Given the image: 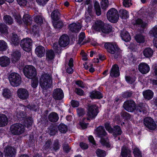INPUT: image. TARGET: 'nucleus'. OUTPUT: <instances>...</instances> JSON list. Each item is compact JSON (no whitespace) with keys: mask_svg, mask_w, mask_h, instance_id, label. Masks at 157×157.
<instances>
[{"mask_svg":"<svg viewBox=\"0 0 157 157\" xmlns=\"http://www.w3.org/2000/svg\"><path fill=\"white\" fill-rule=\"evenodd\" d=\"M32 118L30 117H28L25 120L24 125L20 123H16L12 125L10 128V131L13 135H20L25 131L24 125L28 128H29L32 126Z\"/></svg>","mask_w":157,"mask_h":157,"instance_id":"obj_1","label":"nucleus"},{"mask_svg":"<svg viewBox=\"0 0 157 157\" xmlns=\"http://www.w3.org/2000/svg\"><path fill=\"white\" fill-rule=\"evenodd\" d=\"M104 46L107 52L112 55V56L114 58L117 59L121 57V50L115 43H106Z\"/></svg>","mask_w":157,"mask_h":157,"instance_id":"obj_2","label":"nucleus"},{"mask_svg":"<svg viewBox=\"0 0 157 157\" xmlns=\"http://www.w3.org/2000/svg\"><path fill=\"white\" fill-rule=\"evenodd\" d=\"M52 82V78L50 74L45 73L41 76L40 80V84L44 91L51 87Z\"/></svg>","mask_w":157,"mask_h":157,"instance_id":"obj_3","label":"nucleus"},{"mask_svg":"<svg viewBox=\"0 0 157 157\" xmlns=\"http://www.w3.org/2000/svg\"><path fill=\"white\" fill-rule=\"evenodd\" d=\"M96 133L98 136L100 137V142L103 146L109 148L111 146L109 139L105 136L107 134L104 127L102 126H99L96 129Z\"/></svg>","mask_w":157,"mask_h":157,"instance_id":"obj_4","label":"nucleus"},{"mask_svg":"<svg viewBox=\"0 0 157 157\" xmlns=\"http://www.w3.org/2000/svg\"><path fill=\"white\" fill-rule=\"evenodd\" d=\"M98 113V107L95 105H90L89 106L87 116L88 117L84 118V121H89V118H94L97 115Z\"/></svg>","mask_w":157,"mask_h":157,"instance_id":"obj_5","label":"nucleus"},{"mask_svg":"<svg viewBox=\"0 0 157 157\" xmlns=\"http://www.w3.org/2000/svg\"><path fill=\"white\" fill-rule=\"evenodd\" d=\"M108 19L111 22H116L118 20L119 16L117 11L114 8L110 9L107 13Z\"/></svg>","mask_w":157,"mask_h":157,"instance_id":"obj_6","label":"nucleus"},{"mask_svg":"<svg viewBox=\"0 0 157 157\" xmlns=\"http://www.w3.org/2000/svg\"><path fill=\"white\" fill-rule=\"evenodd\" d=\"M9 80L11 85L13 86H17L21 83V77L15 73H11L9 76Z\"/></svg>","mask_w":157,"mask_h":157,"instance_id":"obj_7","label":"nucleus"},{"mask_svg":"<svg viewBox=\"0 0 157 157\" xmlns=\"http://www.w3.org/2000/svg\"><path fill=\"white\" fill-rule=\"evenodd\" d=\"M25 75L28 78L32 79L36 75L35 68L32 66H26L24 69Z\"/></svg>","mask_w":157,"mask_h":157,"instance_id":"obj_8","label":"nucleus"},{"mask_svg":"<svg viewBox=\"0 0 157 157\" xmlns=\"http://www.w3.org/2000/svg\"><path fill=\"white\" fill-rule=\"evenodd\" d=\"M32 40L29 38H25L21 40V46L23 49L27 52H29L31 50Z\"/></svg>","mask_w":157,"mask_h":157,"instance_id":"obj_9","label":"nucleus"},{"mask_svg":"<svg viewBox=\"0 0 157 157\" xmlns=\"http://www.w3.org/2000/svg\"><path fill=\"white\" fill-rule=\"evenodd\" d=\"M144 124L147 128L151 130H154L156 128L155 122L150 117H146L144 120Z\"/></svg>","mask_w":157,"mask_h":157,"instance_id":"obj_10","label":"nucleus"},{"mask_svg":"<svg viewBox=\"0 0 157 157\" xmlns=\"http://www.w3.org/2000/svg\"><path fill=\"white\" fill-rule=\"evenodd\" d=\"M123 107L127 111L132 112L135 109V105L134 102L132 100L125 101L124 103Z\"/></svg>","mask_w":157,"mask_h":157,"instance_id":"obj_11","label":"nucleus"},{"mask_svg":"<svg viewBox=\"0 0 157 157\" xmlns=\"http://www.w3.org/2000/svg\"><path fill=\"white\" fill-rule=\"evenodd\" d=\"M52 96L56 100L62 99L64 97L63 91L60 88H57L54 90L53 92Z\"/></svg>","mask_w":157,"mask_h":157,"instance_id":"obj_12","label":"nucleus"},{"mask_svg":"<svg viewBox=\"0 0 157 157\" xmlns=\"http://www.w3.org/2000/svg\"><path fill=\"white\" fill-rule=\"evenodd\" d=\"M16 149L11 146H7L4 150L5 157H15Z\"/></svg>","mask_w":157,"mask_h":157,"instance_id":"obj_13","label":"nucleus"},{"mask_svg":"<svg viewBox=\"0 0 157 157\" xmlns=\"http://www.w3.org/2000/svg\"><path fill=\"white\" fill-rule=\"evenodd\" d=\"M17 94L18 97L23 100L27 99L29 96L28 90L23 88L19 89L17 90Z\"/></svg>","mask_w":157,"mask_h":157,"instance_id":"obj_14","label":"nucleus"},{"mask_svg":"<svg viewBox=\"0 0 157 157\" xmlns=\"http://www.w3.org/2000/svg\"><path fill=\"white\" fill-rule=\"evenodd\" d=\"M69 42V39L66 35H62L59 38V43L61 47H64L67 46Z\"/></svg>","mask_w":157,"mask_h":157,"instance_id":"obj_15","label":"nucleus"},{"mask_svg":"<svg viewBox=\"0 0 157 157\" xmlns=\"http://www.w3.org/2000/svg\"><path fill=\"white\" fill-rule=\"evenodd\" d=\"M139 71L142 73L145 74L147 73L150 70L149 66L146 63H141L138 66Z\"/></svg>","mask_w":157,"mask_h":157,"instance_id":"obj_16","label":"nucleus"},{"mask_svg":"<svg viewBox=\"0 0 157 157\" xmlns=\"http://www.w3.org/2000/svg\"><path fill=\"white\" fill-rule=\"evenodd\" d=\"M104 26V23L101 20H97L93 24L92 28L97 31H100Z\"/></svg>","mask_w":157,"mask_h":157,"instance_id":"obj_17","label":"nucleus"},{"mask_svg":"<svg viewBox=\"0 0 157 157\" xmlns=\"http://www.w3.org/2000/svg\"><path fill=\"white\" fill-rule=\"evenodd\" d=\"M69 29L71 31L75 33L78 32L81 28L80 24L78 22L72 23L69 25Z\"/></svg>","mask_w":157,"mask_h":157,"instance_id":"obj_18","label":"nucleus"},{"mask_svg":"<svg viewBox=\"0 0 157 157\" xmlns=\"http://www.w3.org/2000/svg\"><path fill=\"white\" fill-rule=\"evenodd\" d=\"M35 52L38 57H42L45 55V50L43 47L39 45L36 47Z\"/></svg>","mask_w":157,"mask_h":157,"instance_id":"obj_19","label":"nucleus"},{"mask_svg":"<svg viewBox=\"0 0 157 157\" xmlns=\"http://www.w3.org/2000/svg\"><path fill=\"white\" fill-rule=\"evenodd\" d=\"M132 23L134 25H138L143 28L146 27L147 26V22L140 18H138L135 21H132Z\"/></svg>","mask_w":157,"mask_h":157,"instance_id":"obj_20","label":"nucleus"},{"mask_svg":"<svg viewBox=\"0 0 157 157\" xmlns=\"http://www.w3.org/2000/svg\"><path fill=\"white\" fill-rule=\"evenodd\" d=\"M120 75L119 67L117 64L112 66L110 73V75L112 77H117Z\"/></svg>","mask_w":157,"mask_h":157,"instance_id":"obj_21","label":"nucleus"},{"mask_svg":"<svg viewBox=\"0 0 157 157\" xmlns=\"http://www.w3.org/2000/svg\"><path fill=\"white\" fill-rule=\"evenodd\" d=\"M10 59L7 57L3 56L0 57V65L2 67H6L10 64Z\"/></svg>","mask_w":157,"mask_h":157,"instance_id":"obj_22","label":"nucleus"},{"mask_svg":"<svg viewBox=\"0 0 157 157\" xmlns=\"http://www.w3.org/2000/svg\"><path fill=\"white\" fill-rule=\"evenodd\" d=\"M21 54L18 51L13 52L11 55L12 61L13 63H15L17 62L20 59Z\"/></svg>","mask_w":157,"mask_h":157,"instance_id":"obj_23","label":"nucleus"},{"mask_svg":"<svg viewBox=\"0 0 157 157\" xmlns=\"http://www.w3.org/2000/svg\"><path fill=\"white\" fill-rule=\"evenodd\" d=\"M131 152L127 147H123L121 149V155L123 157H127V156H130Z\"/></svg>","mask_w":157,"mask_h":157,"instance_id":"obj_24","label":"nucleus"},{"mask_svg":"<svg viewBox=\"0 0 157 157\" xmlns=\"http://www.w3.org/2000/svg\"><path fill=\"white\" fill-rule=\"evenodd\" d=\"M8 122V119L6 116L4 114H0V127L6 126Z\"/></svg>","mask_w":157,"mask_h":157,"instance_id":"obj_25","label":"nucleus"},{"mask_svg":"<svg viewBox=\"0 0 157 157\" xmlns=\"http://www.w3.org/2000/svg\"><path fill=\"white\" fill-rule=\"evenodd\" d=\"M143 94L145 99L149 100L153 98L154 93L151 90H148L144 91Z\"/></svg>","mask_w":157,"mask_h":157,"instance_id":"obj_26","label":"nucleus"},{"mask_svg":"<svg viewBox=\"0 0 157 157\" xmlns=\"http://www.w3.org/2000/svg\"><path fill=\"white\" fill-rule=\"evenodd\" d=\"M121 37L122 39L125 42H128L131 40V37L128 32L125 30L121 32Z\"/></svg>","mask_w":157,"mask_h":157,"instance_id":"obj_27","label":"nucleus"},{"mask_svg":"<svg viewBox=\"0 0 157 157\" xmlns=\"http://www.w3.org/2000/svg\"><path fill=\"white\" fill-rule=\"evenodd\" d=\"M90 97L92 98L101 99L103 97L101 94L99 92L94 91L90 93Z\"/></svg>","mask_w":157,"mask_h":157,"instance_id":"obj_28","label":"nucleus"},{"mask_svg":"<svg viewBox=\"0 0 157 157\" xmlns=\"http://www.w3.org/2000/svg\"><path fill=\"white\" fill-rule=\"evenodd\" d=\"M48 119L51 122H56L58 120L59 117L56 113L52 112L49 115Z\"/></svg>","mask_w":157,"mask_h":157,"instance_id":"obj_29","label":"nucleus"},{"mask_svg":"<svg viewBox=\"0 0 157 157\" xmlns=\"http://www.w3.org/2000/svg\"><path fill=\"white\" fill-rule=\"evenodd\" d=\"M144 56L147 58H149L152 56L153 54L152 49L149 48H145L143 51Z\"/></svg>","mask_w":157,"mask_h":157,"instance_id":"obj_30","label":"nucleus"},{"mask_svg":"<svg viewBox=\"0 0 157 157\" xmlns=\"http://www.w3.org/2000/svg\"><path fill=\"white\" fill-rule=\"evenodd\" d=\"M60 147L59 140H55L52 144V146L50 148L52 150L56 151L58 150Z\"/></svg>","mask_w":157,"mask_h":157,"instance_id":"obj_31","label":"nucleus"},{"mask_svg":"<svg viewBox=\"0 0 157 157\" xmlns=\"http://www.w3.org/2000/svg\"><path fill=\"white\" fill-rule=\"evenodd\" d=\"M135 109L138 114H139V113H141L142 111L144 113H146L147 112L146 108L144 107L142 104L137 105L136 108L135 107Z\"/></svg>","mask_w":157,"mask_h":157,"instance_id":"obj_32","label":"nucleus"},{"mask_svg":"<svg viewBox=\"0 0 157 157\" xmlns=\"http://www.w3.org/2000/svg\"><path fill=\"white\" fill-rule=\"evenodd\" d=\"M3 21L5 23L9 25L12 24L13 22V20L12 17L8 15H6L3 17Z\"/></svg>","mask_w":157,"mask_h":157,"instance_id":"obj_33","label":"nucleus"},{"mask_svg":"<svg viewBox=\"0 0 157 157\" xmlns=\"http://www.w3.org/2000/svg\"><path fill=\"white\" fill-rule=\"evenodd\" d=\"M32 18L30 16L27 14L24 15L23 21L24 22L28 25H31L32 23Z\"/></svg>","mask_w":157,"mask_h":157,"instance_id":"obj_34","label":"nucleus"},{"mask_svg":"<svg viewBox=\"0 0 157 157\" xmlns=\"http://www.w3.org/2000/svg\"><path fill=\"white\" fill-rule=\"evenodd\" d=\"M55 56L54 52L52 50H48L46 52V59L48 60H51L53 59L54 58Z\"/></svg>","mask_w":157,"mask_h":157,"instance_id":"obj_35","label":"nucleus"},{"mask_svg":"<svg viewBox=\"0 0 157 157\" xmlns=\"http://www.w3.org/2000/svg\"><path fill=\"white\" fill-rule=\"evenodd\" d=\"M12 42L14 46L19 44V41L17 35L15 33H13L11 39Z\"/></svg>","mask_w":157,"mask_h":157,"instance_id":"obj_36","label":"nucleus"},{"mask_svg":"<svg viewBox=\"0 0 157 157\" xmlns=\"http://www.w3.org/2000/svg\"><path fill=\"white\" fill-rule=\"evenodd\" d=\"M112 132L113 133L114 135H117L121 134L122 132L120 127L116 126H115L113 129H112Z\"/></svg>","mask_w":157,"mask_h":157,"instance_id":"obj_37","label":"nucleus"},{"mask_svg":"<svg viewBox=\"0 0 157 157\" xmlns=\"http://www.w3.org/2000/svg\"><path fill=\"white\" fill-rule=\"evenodd\" d=\"M94 8L96 11V14L98 16H100L101 13V8L99 3L95 2L94 4Z\"/></svg>","mask_w":157,"mask_h":157,"instance_id":"obj_38","label":"nucleus"},{"mask_svg":"<svg viewBox=\"0 0 157 157\" xmlns=\"http://www.w3.org/2000/svg\"><path fill=\"white\" fill-rule=\"evenodd\" d=\"M112 27L109 25H105L102 28L101 31L102 32L107 33L110 32L112 30Z\"/></svg>","mask_w":157,"mask_h":157,"instance_id":"obj_39","label":"nucleus"},{"mask_svg":"<svg viewBox=\"0 0 157 157\" xmlns=\"http://www.w3.org/2000/svg\"><path fill=\"white\" fill-rule=\"evenodd\" d=\"M60 13L57 10H54L52 13L51 17L54 20H56L59 19Z\"/></svg>","mask_w":157,"mask_h":157,"instance_id":"obj_40","label":"nucleus"},{"mask_svg":"<svg viewBox=\"0 0 157 157\" xmlns=\"http://www.w3.org/2000/svg\"><path fill=\"white\" fill-rule=\"evenodd\" d=\"M58 128L59 131L62 133H65L67 130V126L63 124H60Z\"/></svg>","mask_w":157,"mask_h":157,"instance_id":"obj_41","label":"nucleus"},{"mask_svg":"<svg viewBox=\"0 0 157 157\" xmlns=\"http://www.w3.org/2000/svg\"><path fill=\"white\" fill-rule=\"evenodd\" d=\"M120 14L123 18L126 19L129 17V14L127 11L122 9L120 11Z\"/></svg>","mask_w":157,"mask_h":157,"instance_id":"obj_42","label":"nucleus"},{"mask_svg":"<svg viewBox=\"0 0 157 157\" xmlns=\"http://www.w3.org/2000/svg\"><path fill=\"white\" fill-rule=\"evenodd\" d=\"M2 94L3 96L6 98H9L11 95L10 91L7 89H5L3 90Z\"/></svg>","mask_w":157,"mask_h":157,"instance_id":"obj_43","label":"nucleus"},{"mask_svg":"<svg viewBox=\"0 0 157 157\" xmlns=\"http://www.w3.org/2000/svg\"><path fill=\"white\" fill-rule=\"evenodd\" d=\"M7 26L3 23L0 24V32L1 33H6L8 31Z\"/></svg>","mask_w":157,"mask_h":157,"instance_id":"obj_44","label":"nucleus"},{"mask_svg":"<svg viewBox=\"0 0 157 157\" xmlns=\"http://www.w3.org/2000/svg\"><path fill=\"white\" fill-rule=\"evenodd\" d=\"M135 37L136 40L138 43H144V37L141 34L136 35Z\"/></svg>","mask_w":157,"mask_h":157,"instance_id":"obj_45","label":"nucleus"},{"mask_svg":"<svg viewBox=\"0 0 157 157\" xmlns=\"http://www.w3.org/2000/svg\"><path fill=\"white\" fill-rule=\"evenodd\" d=\"M101 8L106 10L109 6V2L108 0H101Z\"/></svg>","mask_w":157,"mask_h":157,"instance_id":"obj_46","label":"nucleus"},{"mask_svg":"<svg viewBox=\"0 0 157 157\" xmlns=\"http://www.w3.org/2000/svg\"><path fill=\"white\" fill-rule=\"evenodd\" d=\"M7 47V44L4 41L0 40V51H5Z\"/></svg>","mask_w":157,"mask_h":157,"instance_id":"obj_47","label":"nucleus"},{"mask_svg":"<svg viewBox=\"0 0 157 157\" xmlns=\"http://www.w3.org/2000/svg\"><path fill=\"white\" fill-rule=\"evenodd\" d=\"M57 126L54 125L50 128V134L51 135H55L57 132Z\"/></svg>","mask_w":157,"mask_h":157,"instance_id":"obj_48","label":"nucleus"},{"mask_svg":"<svg viewBox=\"0 0 157 157\" xmlns=\"http://www.w3.org/2000/svg\"><path fill=\"white\" fill-rule=\"evenodd\" d=\"M96 153L98 156L99 157H104L106 155L105 151L99 149L96 151Z\"/></svg>","mask_w":157,"mask_h":157,"instance_id":"obj_49","label":"nucleus"},{"mask_svg":"<svg viewBox=\"0 0 157 157\" xmlns=\"http://www.w3.org/2000/svg\"><path fill=\"white\" fill-rule=\"evenodd\" d=\"M85 37V34L84 33H80L79 36L78 43L79 44H83L84 43V42L82 41L83 40L84 38Z\"/></svg>","mask_w":157,"mask_h":157,"instance_id":"obj_50","label":"nucleus"},{"mask_svg":"<svg viewBox=\"0 0 157 157\" xmlns=\"http://www.w3.org/2000/svg\"><path fill=\"white\" fill-rule=\"evenodd\" d=\"M133 153L135 157H142L141 153L138 148H135Z\"/></svg>","mask_w":157,"mask_h":157,"instance_id":"obj_51","label":"nucleus"},{"mask_svg":"<svg viewBox=\"0 0 157 157\" xmlns=\"http://www.w3.org/2000/svg\"><path fill=\"white\" fill-rule=\"evenodd\" d=\"M35 22L38 24H41L43 22V18L40 16H36L34 18Z\"/></svg>","mask_w":157,"mask_h":157,"instance_id":"obj_52","label":"nucleus"},{"mask_svg":"<svg viewBox=\"0 0 157 157\" xmlns=\"http://www.w3.org/2000/svg\"><path fill=\"white\" fill-rule=\"evenodd\" d=\"M52 143L50 140L47 141L44 145L43 146V149L47 151L50 148V146Z\"/></svg>","mask_w":157,"mask_h":157,"instance_id":"obj_53","label":"nucleus"},{"mask_svg":"<svg viewBox=\"0 0 157 157\" xmlns=\"http://www.w3.org/2000/svg\"><path fill=\"white\" fill-rule=\"evenodd\" d=\"M53 48L55 51L57 53L60 52L61 47L58 45L57 43H55L53 44Z\"/></svg>","mask_w":157,"mask_h":157,"instance_id":"obj_54","label":"nucleus"},{"mask_svg":"<svg viewBox=\"0 0 157 157\" xmlns=\"http://www.w3.org/2000/svg\"><path fill=\"white\" fill-rule=\"evenodd\" d=\"M54 27L55 28L60 29L63 26V24L62 22H55L53 23Z\"/></svg>","mask_w":157,"mask_h":157,"instance_id":"obj_55","label":"nucleus"},{"mask_svg":"<svg viewBox=\"0 0 157 157\" xmlns=\"http://www.w3.org/2000/svg\"><path fill=\"white\" fill-rule=\"evenodd\" d=\"M25 113L23 112H20L19 113H16V117L18 118V119H21V118H24L25 117Z\"/></svg>","mask_w":157,"mask_h":157,"instance_id":"obj_56","label":"nucleus"},{"mask_svg":"<svg viewBox=\"0 0 157 157\" xmlns=\"http://www.w3.org/2000/svg\"><path fill=\"white\" fill-rule=\"evenodd\" d=\"M149 33L150 34H153V36L154 37L157 36V25H155L154 27L153 28L152 30H151Z\"/></svg>","mask_w":157,"mask_h":157,"instance_id":"obj_57","label":"nucleus"},{"mask_svg":"<svg viewBox=\"0 0 157 157\" xmlns=\"http://www.w3.org/2000/svg\"><path fill=\"white\" fill-rule=\"evenodd\" d=\"M131 1V0H123V6L126 7L130 6L132 4Z\"/></svg>","mask_w":157,"mask_h":157,"instance_id":"obj_58","label":"nucleus"},{"mask_svg":"<svg viewBox=\"0 0 157 157\" xmlns=\"http://www.w3.org/2000/svg\"><path fill=\"white\" fill-rule=\"evenodd\" d=\"M14 17L16 21L19 24H20L22 23L21 16L19 14H17L14 15Z\"/></svg>","mask_w":157,"mask_h":157,"instance_id":"obj_59","label":"nucleus"},{"mask_svg":"<svg viewBox=\"0 0 157 157\" xmlns=\"http://www.w3.org/2000/svg\"><path fill=\"white\" fill-rule=\"evenodd\" d=\"M77 112L79 116H81L85 113L84 110L82 108H78L77 109Z\"/></svg>","mask_w":157,"mask_h":157,"instance_id":"obj_60","label":"nucleus"},{"mask_svg":"<svg viewBox=\"0 0 157 157\" xmlns=\"http://www.w3.org/2000/svg\"><path fill=\"white\" fill-rule=\"evenodd\" d=\"M38 84V80L36 79L32 80L31 81V85L32 87L35 88L37 86Z\"/></svg>","mask_w":157,"mask_h":157,"instance_id":"obj_61","label":"nucleus"},{"mask_svg":"<svg viewBox=\"0 0 157 157\" xmlns=\"http://www.w3.org/2000/svg\"><path fill=\"white\" fill-rule=\"evenodd\" d=\"M132 91L126 92L123 94L122 96L125 98L130 97L132 96Z\"/></svg>","mask_w":157,"mask_h":157,"instance_id":"obj_62","label":"nucleus"},{"mask_svg":"<svg viewBox=\"0 0 157 157\" xmlns=\"http://www.w3.org/2000/svg\"><path fill=\"white\" fill-rule=\"evenodd\" d=\"M49 0H36L38 4L41 6H44Z\"/></svg>","mask_w":157,"mask_h":157,"instance_id":"obj_63","label":"nucleus"},{"mask_svg":"<svg viewBox=\"0 0 157 157\" xmlns=\"http://www.w3.org/2000/svg\"><path fill=\"white\" fill-rule=\"evenodd\" d=\"M105 127L108 131L109 132L112 133V128L110 125V124L108 123H106L105 124Z\"/></svg>","mask_w":157,"mask_h":157,"instance_id":"obj_64","label":"nucleus"}]
</instances>
